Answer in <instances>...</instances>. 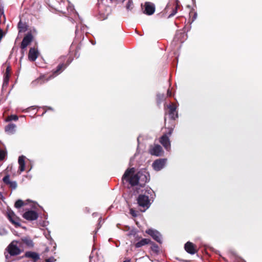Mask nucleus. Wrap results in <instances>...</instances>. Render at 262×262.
<instances>
[{"label": "nucleus", "instance_id": "412c9836", "mask_svg": "<svg viewBox=\"0 0 262 262\" xmlns=\"http://www.w3.org/2000/svg\"><path fill=\"white\" fill-rule=\"evenodd\" d=\"M11 68L8 66L6 68V71L4 75L3 84V86H7L8 84L9 77L10 76Z\"/></svg>", "mask_w": 262, "mask_h": 262}, {"label": "nucleus", "instance_id": "37998d69", "mask_svg": "<svg viewBox=\"0 0 262 262\" xmlns=\"http://www.w3.org/2000/svg\"><path fill=\"white\" fill-rule=\"evenodd\" d=\"M72 59H69L67 61V62L68 63L67 64H65L66 65H67V66L72 62Z\"/></svg>", "mask_w": 262, "mask_h": 262}, {"label": "nucleus", "instance_id": "7c9ffc66", "mask_svg": "<svg viewBox=\"0 0 262 262\" xmlns=\"http://www.w3.org/2000/svg\"><path fill=\"white\" fill-rule=\"evenodd\" d=\"M7 230L3 226H0V235H5L7 234Z\"/></svg>", "mask_w": 262, "mask_h": 262}, {"label": "nucleus", "instance_id": "f03ea898", "mask_svg": "<svg viewBox=\"0 0 262 262\" xmlns=\"http://www.w3.org/2000/svg\"><path fill=\"white\" fill-rule=\"evenodd\" d=\"M16 255V241H13L6 249L5 256L7 262H11Z\"/></svg>", "mask_w": 262, "mask_h": 262}, {"label": "nucleus", "instance_id": "0eeeda50", "mask_svg": "<svg viewBox=\"0 0 262 262\" xmlns=\"http://www.w3.org/2000/svg\"><path fill=\"white\" fill-rule=\"evenodd\" d=\"M23 217L28 221L36 220L38 217L37 212L33 210L26 211L23 215Z\"/></svg>", "mask_w": 262, "mask_h": 262}, {"label": "nucleus", "instance_id": "ddd939ff", "mask_svg": "<svg viewBox=\"0 0 262 262\" xmlns=\"http://www.w3.org/2000/svg\"><path fill=\"white\" fill-rule=\"evenodd\" d=\"M168 108L169 109L168 114L169 117L172 120L178 118V115L177 112H176L177 106L174 104H171L168 106Z\"/></svg>", "mask_w": 262, "mask_h": 262}, {"label": "nucleus", "instance_id": "aec40b11", "mask_svg": "<svg viewBox=\"0 0 262 262\" xmlns=\"http://www.w3.org/2000/svg\"><path fill=\"white\" fill-rule=\"evenodd\" d=\"M32 40V35L31 34H28L24 37L21 44L22 49L26 48Z\"/></svg>", "mask_w": 262, "mask_h": 262}, {"label": "nucleus", "instance_id": "58836bf2", "mask_svg": "<svg viewBox=\"0 0 262 262\" xmlns=\"http://www.w3.org/2000/svg\"><path fill=\"white\" fill-rule=\"evenodd\" d=\"M4 35V33L2 29H0V41Z\"/></svg>", "mask_w": 262, "mask_h": 262}, {"label": "nucleus", "instance_id": "72a5a7b5", "mask_svg": "<svg viewBox=\"0 0 262 262\" xmlns=\"http://www.w3.org/2000/svg\"><path fill=\"white\" fill-rule=\"evenodd\" d=\"M27 204V203L21 200H17V208Z\"/></svg>", "mask_w": 262, "mask_h": 262}, {"label": "nucleus", "instance_id": "a18cd8bd", "mask_svg": "<svg viewBox=\"0 0 262 262\" xmlns=\"http://www.w3.org/2000/svg\"><path fill=\"white\" fill-rule=\"evenodd\" d=\"M17 255H18L20 253V250L19 249V248H18L17 247Z\"/></svg>", "mask_w": 262, "mask_h": 262}, {"label": "nucleus", "instance_id": "4be33fe9", "mask_svg": "<svg viewBox=\"0 0 262 262\" xmlns=\"http://www.w3.org/2000/svg\"><path fill=\"white\" fill-rule=\"evenodd\" d=\"M7 217L8 220L11 222L13 224H14L16 227V216L14 212L12 210H8L7 212Z\"/></svg>", "mask_w": 262, "mask_h": 262}, {"label": "nucleus", "instance_id": "a19ab883", "mask_svg": "<svg viewBox=\"0 0 262 262\" xmlns=\"http://www.w3.org/2000/svg\"><path fill=\"white\" fill-rule=\"evenodd\" d=\"M167 96H168V97H171V96H172L171 92V91H170L169 89H168V90H167Z\"/></svg>", "mask_w": 262, "mask_h": 262}, {"label": "nucleus", "instance_id": "4c0bfd02", "mask_svg": "<svg viewBox=\"0 0 262 262\" xmlns=\"http://www.w3.org/2000/svg\"><path fill=\"white\" fill-rule=\"evenodd\" d=\"M177 13V8L176 7L173 10L171 14H170L168 16V18H170L173 16Z\"/></svg>", "mask_w": 262, "mask_h": 262}, {"label": "nucleus", "instance_id": "c03bdc74", "mask_svg": "<svg viewBox=\"0 0 262 262\" xmlns=\"http://www.w3.org/2000/svg\"><path fill=\"white\" fill-rule=\"evenodd\" d=\"M0 199H2V200H3V199H4V196H3V193L2 192H0Z\"/></svg>", "mask_w": 262, "mask_h": 262}, {"label": "nucleus", "instance_id": "c756f323", "mask_svg": "<svg viewBox=\"0 0 262 262\" xmlns=\"http://www.w3.org/2000/svg\"><path fill=\"white\" fill-rule=\"evenodd\" d=\"M66 10L68 13H72L74 11V6L71 5L69 2H68V6L66 7Z\"/></svg>", "mask_w": 262, "mask_h": 262}, {"label": "nucleus", "instance_id": "cd10ccee", "mask_svg": "<svg viewBox=\"0 0 262 262\" xmlns=\"http://www.w3.org/2000/svg\"><path fill=\"white\" fill-rule=\"evenodd\" d=\"M17 27L19 29V32H25L27 29V25L26 23H23L21 18L17 24Z\"/></svg>", "mask_w": 262, "mask_h": 262}, {"label": "nucleus", "instance_id": "c85d7f7f", "mask_svg": "<svg viewBox=\"0 0 262 262\" xmlns=\"http://www.w3.org/2000/svg\"><path fill=\"white\" fill-rule=\"evenodd\" d=\"M134 7V4L132 0H128L126 6V8L128 11H131Z\"/></svg>", "mask_w": 262, "mask_h": 262}, {"label": "nucleus", "instance_id": "de8ad7c7", "mask_svg": "<svg viewBox=\"0 0 262 262\" xmlns=\"http://www.w3.org/2000/svg\"><path fill=\"white\" fill-rule=\"evenodd\" d=\"M14 206L15 207H16V201H15L14 202Z\"/></svg>", "mask_w": 262, "mask_h": 262}, {"label": "nucleus", "instance_id": "a878e982", "mask_svg": "<svg viewBox=\"0 0 262 262\" xmlns=\"http://www.w3.org/2000/svg\"><path fill=\"white\" fill-rule=\"evenodd\" d=\"M22 242L28 247L31 248L34 246L33 242L30 237L26 236L21 238Z\"/></svg>", "mask_w": 262, "mask_h": 262}, {"label": "nucleus", "instance_id": "7ed1b4c3", "mask_svg": "<svg viewBox=\"0 0 262 262\" xmlns=\"http://www.w3.org/2000/svg\"><path fill=\"white\" fill-rule=\"evenodd\" d=\"M18 163L19 164V170L20 172L24 171L25 170L29 172L33 167L31 162L25 156L22 155L19 157Z\"/></svg>", "mask_w": 262, "mask_h": 262}, {"label": "nucleus", "instance_id": "6e6552de", "mask_svg": "<svg viewBox=\"0 0 262 262\" xmlns=\"http://www.w3.org/2000/svg\"><path fill=\"white\" fill-rule=\"evenodd\" d=\"M146 232L150 235L155 241L159 243H162V235L157 230L149 229Z\"/></svg>", "mask_w": 262, "mask_h": 262}, {"label": "nucleus", "instance_id": "c9c22d12", "mask_svg": "<svg viewBox=\"0 0 262 262\" xmlns=\"http://www.w3.org/2000/svg\"><path fill=\"white\" fill-rule=\"evenodd\" d=\"M12 120H14V121L16 120V115H13L10 116L6 119L7 121H11Z\"/></svg>", "mask_w": 262, "mask_h": 262}, {"label": "nucleus", "instance_id": "09e8293b", "mask_svg": "<svg viewBox=\"0 0 262 262\" xmlns=\"http://www.w3.org/2000/svg\"><path fill=\"white\" fill-rule=\"evenodd\" d=\"M196 15H197L196 13H195V14H194V19L196 18Z\"/></svg>", "mask_w": 262, "mask_h": 262}, {"label": "nucleus", "instance_id": "a211bd4d", "mask_svg": "<svg viewBox=\"0 0 262 262\" xmlns=\"http://www.w3.org/2000/svg\"><path fill=\"white\" fill-rule=\"evenodd\" d=\"M184 248L186 252L190 254H194L196 252L194 244L190 242H188L185 244Z\"/></svg>", "mask_w": 262, "mask_h": 262}, {"label": "nucleus", "instance_id": "dca6fc26", "mask_svg": "<svg viewBox=\"0 0 262 262\" xmlns=\"http://www.w3.org/2000/svg\"><path fill=\"white\" fill-rule=\"evenodd\" d=\"M25 256L32 259L34 262H37L40 259V255L35 252L28 251L25 254Z\"/></svg>", "mask_w": 262, "mask_h": 262}, {"label": "nucleus", "instance_id": "2f4dec72", "mask_svg": "<svg viewBox=\"0 0 262 262\" xmlns=\"http://www.w3.org/2000/svg\"><path fill=\"white\" fill-rule=\"evenodd\" d=\"M157 99L158 102L160 103L161 101H163L165 99V96L163 94H157Z\"/></svg>", "mask_w": 262, "mask_h": 262}, {"label": "nucleus", "instance_id": "423d86ee", "mask_svg": "<svg viewBox=\"0 0 262 262\" xmlns=\"http://www.w3.org/2000/svg\"><path fill=\"white\" fill-rule=\"evenodd\" d=\"M100 9L98 16V19L100 20L106 19L110 14V8L102 5L100 7Z\"/></svg>", "mask_w": 262, "mask_h": 262}, {"label": "nucleus", "instance_id": "393cba45", "mask_svg": "<svg viewBox=\"0 0 262 262\" xmlns=\"http://www.w3.org/2000/svg\"><path fill=\"white\" fill-rule=\"evenodd\" d=\"M150 240L148 238H142L141 240L136 243L135 247L137 248H140L143 246L148 244Z\"/></svg>", "mask_w": 262, "mask_h": 262}, {"label": "nucleus", "instance_id": "49530a36", "mask_svg": "<svg viewBox=\"0 0 262 262\" xmlns=\"http://www.w3.org/2000/svg\"><path fill=\"white\" fill-rule=\"evenodd\" d=\"M123 262H130V260L129 259H128L124 260Z\"/></svg>", "mask_w": 262, "mask_h": 262}, {"label": "nucleus", "instance_id": "ea45409f", "mask_svg": "<svg viewBox=\"0 0 262 262\" xmlns=\"http://www.w3.org/2000/svg\"><path fill=\"white\" fill-rule=\"evenodd\" d=\"M46 262H55V260L53 258H50L46 259Z\"/></svg>", "mask_w": 262, "mask_h": 262}, {"label": "nucleus", "instance_id": "b1692460", "mask_svg": "<svg viewBox=\"0 0 262 262\" xmlns=\"http://www.w3.org/2000/svg\"><path fill=\"white\" fill-rule=\"evenodd\" d=\"M5 132L9 135L13 134L15 131V125L13 123H10L5 128Z\"/></svg>", "mask_w": 262, "mask_h": 262}, {"label": "nucleus", "instance_id": "2eb2a0df", "mask_svg": "<svg viewBox=\"0 0 262 262\" xmlns=\"http://www.w3.org/2000/svg\"><path fill=\"white\" fill-rule=\"evenodd\" d=\"M38 51L34 48H31L29 52L28 58L31 61H35L38 56Z\"/></svg>", "mask_w": 262, "mask_h": 262}, {"label": "nucleus", "instance_id": "79ce46f5", "mask_svg": "<svg viewBox=\"0 0 262 262\" xmlns=\"http://www.w3.org/2000/svg\"><path fill=\"white\" fill-rule=\"evenodd\" d=\"M172 130H173V129L172 128H171L169 129V130L168 133H167V134L170 136L171 134V133L172 132Z\"/></svg>", "mask_w": 262, "mask_h": 262}, {"label": "nucleus", "instance_id": "9d476101", "mask_svg": "<svg viewBox=\"0 0 262 262\" xmlns=\"http://www.w3.org/2000/svg\"><path fill=\"white\" fill-rule=\"evenodd\" d=\"M145 10L144 13L148 15L153 14L155 11V5L150 2H146L145 3Z\"/></svg>", "mask_w": 262, "mask_h": 262}, {"label": "nucleus", "instance_id": "4468645a", "mask_svg": "<svg viewBox=\"0 0 262 262\" xmlns=\"http://www.w3.org/2000/svg\"><path fill=\"white\" fill-rule=\"evenodd\" d=\"M3 181L5 183V184L8 185L10 188L15 189L16 187V183L14 181H12L10 180V176L8 174L6 175L3 178Z\"/></svg>", "mask_w": 262, "mask_h": 262}, {"label": "nucleus", "instance_id": "603ef678", "mask_svg": "<svg viewBox=\"0 0 262 262\" xmlns=\"http://www.w3.org/2000/svg\"><path fill=\"white\" fill-rule=\"evenodd\" d=\"M48 109H49V110H51L52 108H51V107H48Z\"/></svg>", "mask_w": 262, "mask_h": 262}, {"label": "nucleus", "instance_id": "6ab92c4d", "mask_svg": "<svg viewBox=\"0 0 262 262\" xmlns=\"http://www.w3.org/2000/svg\"><path fill=\"white\" fill-rule=\"evenodd\" d=\"M160 143L166 150H168L170 148V142L167 135H164L161 137L160 139Z\"/></svg>", "mask_w": 262, "mask_h": 262}, {"label": "nucleus", "instance_id": "1a4fd4ad", "mask_svg": "<svg viewBox=\"0 0 262 262\" xmlns=\"http://www.w3.org/2000/svg\"><path fill=\"white\" fill-rule=\"evenodd\" d=\"M166 162V159H159L156 160L152 163V167L156 171L161 170L165 166Z\"/></svg>", "mask_w": 262, "mask_h": 262}, {"label": "nucleus", "instance_id": "f8f14e48", "mask_svg": "<svg viewBox=\"0 0 262 262\" xmlns=\"http://www.w3.org/2000/svg\"><path fill=\"white\" fill-rule=\"evenodd\" d=\"M88 33V27L86 26L80 24L76 26L75 34L76 36H81L83 33Z\"/></svg>", "mask_w": 262, "mask_h": 262}, {"label": "nucleus", "instance_id": "3c124183", "mask_svg": "<svg viewBox=\"0 0 262 262\" xmlns=\"http://www.w3.org/2000/svg\"><path fill=\"white\" fill-rule=\"evenodd\" d=\"M17 227L20 226L18 222L17 223Z\"/></svg>", "mask_w": 262, "mask_h": 262}, {"label": "nucleus", "instance_id": "473e14b6", "mask_svg": "<svg viewBox=\"0 0 262 262\" xmlns=\"http://www.w3.org/2000/svg\"><path fill=\"white\" fill-rule=\"evenodd\" d=\"M6 155V151L3 149H0V161H2L5 159Z\"/></svg>", "mask_w": 262, "mask_h": 262}, {"label": "nucleus", "instance_id": "5701e85b", "mask_svg": "<svg viewBox=\"0 0 262 262\" xmlns=\"http://www.w3.org/2000/svg\"><path fill=\"white\" fill-rule=\"evenodd\" d=\"M53 7H54L56 10L60 11L63 13H67V11L64 9V3L62 1L58 2L57 4H53Z\"/></svg>", "mask_w": 262, "mask_h": 262}, {"label": "nucleus", "instance_id": "f257e3e1", "mask_svg": "<svg viewBox=\"0 0 262 262\" xmlns=\"http://www.w3.org/2000/svg\"><path fill=\"white\" fill-rule=\"evenodd\" d=\"M135 172V168L127 169L123 175L122 181L124 183L125 181L128 182L132 186H135L139 184L137 174L133 175Z\"/></svg>", "mask_w": 262, "mask_h": 262}, {"label": "nucleus", "instance_id": "8fccbe9b", "mask_svg": "<svg viewBox=\"0 0 262 262\" xmlns=\"http://www.w3.org/2000/svg\"><path fill=\"white\" fill-rule=\"evenodd\" d=\"M154 248H155V249H158V247L157 246H154Z\"/></svg>", "mask_w": 262, "mask_h": 262}, {"label": "nucleus", "instance_id": "f704fd0d", "mask_svg": "<svg viewBox=\"0 0 262 262\" xmlns=\"http://www.w3.org/2000/svg\"><path fill=\"white\" fill-rule=\"evenodd\" d=\"M129 213L133 217H136L138 215V212L135 210L133 208L130 209Z\"/></svg>", "mask_w": 262, "mask_h": 262}, {"label": "nucleus", "instance_id": "9b49d317", "mask_svg": "<svg viewBox=\"0 0 262 262\" xmlns=\"http://www.w3.org/2000/svg\"><path fill=\"white\" fill-rule=\"evenodd\" d=\"M149 152L151 155L160 156L162 155V148L160 145H155L154 146H150Z\"/></svg>", "mask_w": 262, "mask_h": 262}, {"label": "nucleus", "instance_id": "bb28decb", "mask_svg": "<svg viewBox=\"0 0 262 262\" xmlns=\"http://www.w3.org/2000/svg\"><path fill=\"white\" fill-rule=\"evenodd\" d=\"M48 79L46 80V81H48ZM45 82V77L44 76H41L37 79H36L35 80L33 81L32 82V84L33 86H35L38 84H41Z\"/></svg>", "mask_w": 262, "mask_h": 262}, {"label": "nucleus", "instance_id": "e433bc0d", "mask_svg": "<svg viewBox=\"0 0 262 262\" xmlns=\"http://www.w3.org/2000/svg\"><path fill=\"white\" fill-rule=\"evenodd\" d=\"M16 44V38L15 39V41H14V46H15V45ZM15 47L14 46L12 49V51L10 53V54L9 55V58H11V57L12 56L13 54L14 53V52H15Z\"/></svg>", "mask_w": 262, "mask_h": 262}, {"label": "nucleus", "instance_id": "f3484780", "mask_svg": "<svg viewBox=\"0 0 262 262\" xmlns=\"http://www.w3.org/2000/svg\"><path fill=\"white\" fill-rule=\"evenodd\" d=\"M67 67V65H66L64 63L59 64L57 66L56 69L53 71L52 75L50 76V79L53 78L58 75L59 74L61 73Z\"/></svg>", "mask_w": 262, "mask_h": 262}, {"label": "nucleus", "instance_id": "39448f33", "mask_svg": "<svg viewBox=\"0 0 262 262\" xmlns=\"http://www.w3.org/2000/svg\"><path fill=\"white\" fill-rule=\"evenodd\" d=\"M137 176H138V180L139 182V184L140 186H142L144 185L146 182H148L149 180V175L145 171H139L137 173Z\"/></svg>", "mask_w": 262, "mask_h": 262}, {"label": "nucleus", "instance_id": "20e7f679", "mask_svg": "<svg viewBox=\"0 0 262 262\" xmlns=\"http://www.w3.org/2000/svg\"><path fill=\"white\" fill-rule=\"evenodd\" d=\"M137 202L140 207H143L144 209L142 211H145L150 206L149 197L144 194H140L138 198Z\"/></svg>", "mask_w": 262, "mask_h": 262}]
</instances>
